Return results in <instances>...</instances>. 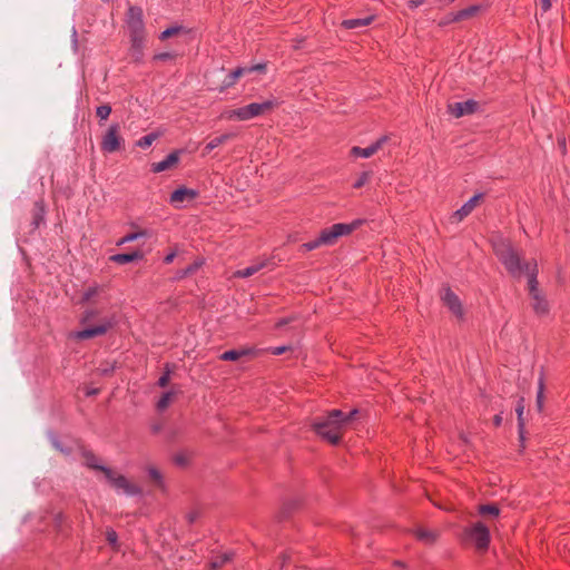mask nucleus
Here are the masks:
<instances>
[{"label":"nucleus","instance_id":"2eb2a0df","mask_svg":"<svg viewBox=\"0 0 570 570\" xmlns=\"http://www.w3.org/2000/svg\"><path fill=\"white\" fill-rule=\"evenodd\" d=\"M181 150H174L165 159L151 164V171L157 174L174 168L180 158Z\"/></svg>","mask_w":570,"mask_h":570},{"label":"nucleus","instance_id":"a19ab883","mask_svg":"<svg viewBox=\"0 0 570 570\" xmlns=\"http://www.w3.org/2000/svg\"><path fill=\"white\" fill-rule=\"evenodd\" d=\"M204 264L203 261H195L193 264L188 265L186 268L183 269V275H193L195 274Z\"/></svg>","mask_w":570,"mask_h":570},{"label":"nucleus","instance_id":"20e7f679","mask_svg":"<svg viewBox=\"0 0 570 570\" xmlns=\"http://www.w3.org/2000/svg\"><path fill=\"white\" fill-rule=\"evenodd\" d=\"M278 106L279 102L276 99H267L263 102H252L236 109L226 110L222 116L228 120L245 121L262 116Z\"/></svg>","mask_w":570,"mask_h":570},{"label":"nucleus","instance_id":"79ce46f5","mask_svg":"<svg viewBox=\"0 0 570 570\" xmlns=\"http://www.w3.org/2000/svg\"><path fill=\"white\" fill-rule=\"evenodd\" d=\"M169 380H170V370H169V365L166 364L165 372L159 377L157 384L160 387H166L168 385V383H169Z\"/></svg>","mask_w":570,"mask_h":570},{"label":"nucleus","instance_id":"6ab92c4d","mask_svg":"<svg viewBox=\"0 0 570 570\" xmlns=\"http://www.w3.org/2000/svg\"><path fill=\"white\" fill-rule=\"evenodd\" d=\"M198 196V193L195 189L187 187H179L174 190L170 195V203L178 204L185 200H194Z\"/></svg>","mask_w":570,"mask_h":570},{"label":"nucleus","instance_id":"0e129e2a","mask_svg":"<svg viewBox=\"0 0 570 570\" xmlns=\"http://www.w3.org/2000/svg\"><path fill=\"white\" fill-rule=\"evenodd\" d=\"M108 373H109V368H106V370L104 371V374H108Z\"/></svg>","mask_w":570,"mask_h":570},{"label":"nucleus","instance_id":"680f3d73","mask_svg":"<svg viewBox=\"0 0 570 570\" xmlns=\"http://www.w3.org/2000/svg\"><path fill=\"white\" fill-rule=\"evenodd\" d=\"M452 22H453V21H452V13H451V14H449V16L446 17V19H445L441 24H448V23H452Z\"/></svg>","mask_w":570,"mask_h":570},{"label":"nucleus","instance_id":"13d9d810","mask_svg":"<svg viewBox=\"0 0 570 570\" xmlns=\"http://www.w3.org/2000/svg\"><path fill=\"white\" fill-rule=\"evenodd\" d=\"M392 564H393V567H397V568H401V569H406L407 568L406 563L401 561V560H394Z\"/></svg>","mask_w":570,"mask_h":570},{"label":"nucleus","instance_id":"b1692460","mask_svg":"<svg viewBox=\"0 0 570 570\" xmlns=\"http://www.w3.org/2000/svg\"><path fill=\"white\" fill-rule=\"evenodd\" d=\"M46 215V207L42 199L37 200L35 203L33 209H32V225L33 228H38L41 223L45 220Z\"/></svg>","mask_w":570,"mask_h":570},{"label":"nucleus","instance_id":"4c0bfd02","mask_svg":"<svg viewBox=\"0 0 570 570\" xmlns=\"http://www.w3.org/2000/svg\"><path fill=\"white\" fill-rule=\"evenodd\" d=\"M99 293V287L98 286H90L88 287L82 297H81V303H89L95 296H97Z\"/></svg>","mask_w":570,"mask_h":570},{"label":"nucleus","instance_id":"37998d69","mask_svg":"<svg viewBox=\"0 0 570 570\" xmlns=\"http://www.w3.org/2000/svg\"><path fill=\"white\" fill-rule=\"evenodd\" d=\"M97 314L98 312L94 308L86 309L82 314L80 323L82 325L88 324Z\"/></svg>","mask_w":570,"mask_h":570},{"label":"nucleus","instance_id":"49530a36","mask_svg":"<svg viewBox=\"0 0 570 570\" xmlns=\"http://www.w3.org/2000/svg\"><path fill=\"white\" fill-rule=\"evenodd\" d=\"M51 442H52V445L59 450L60 452L65 453V454H70L71 450L70 449H67V448H63L61 445V442L59 441V439L57 436H53L51 438Z\"/></svg>","mask_w":570,"mask_h":570},{"label":"nucleus","instance_id":"412c9836","mask_svg":"<svg viewBox=\"0 0 570 570\" xmlns=\"http://www.w3.org/2000/svg\"><path fill=\"white\" fill-rule=\"evenodd\" d=\"M144 258V254L140 250H135L132 253H122L115 254L109 257V259L116 264L124 265L131 262L140 261Z\"/></svg>","mask_w":570,"mask_h":570},{"label":"nucleus","instance_id":"58836bf2","mask_svg":"<svg viewBox=\"0 0 570 570\" xmlns=\"http://www.w3.org/2000/svg\"><path fill=\"white\" fill-rule=\"evenodd\" d=\"M147 471L151 480H154L158 485H163V474L157 468L149 466Z\"/></svg>","mask_w":570,"mask_h":570},{"label":"nucleus","instance_id":"6e6552de","mask_svg":"<svg viewBox=\"0 0 570 570\" xmlns=\"http://www.w3.org/2000/svg\"><path fill=\"white\" fill-rule=\"evenodd\" d=\"M105 478L110 483V485L117 491H122L128 495H138L141 493V490L136 484L129 482L126 476L121 474H116L110 468L105 469Z\"/></svg>","mask_w":570,"mask_h":570},{"label":"nucleus","instance_id":"e433bc0d","mask_svg":"<svg viewBox=\"0 0 570 570\" xmlns=\"http://www.w3.org/2000/svg\"><path fill=\"white\" fill-rule=\"evenodd\" d=\"M183 30V27L181 26H173V27H169L167 29H165L160 35H159V39L160 40H166L173 36H176L178 35L180 31Z\"/></svg>","mask_w":570,"mask_h":570},{"label":"nucleus","instance_id":"473e14b6","mask_svg":"<svg viewBox=\"0 0 570 570\" xmlns=\"http://www.w3.org/2000/svg\"><path fill=\"white\" fill-rule=\"evenodd\" d=\"M146 235H147L146 230H139V232H135V233H129V234L125 235L124 237H121L117 242V246H121V245H125L127 243L137 240L138 238L145 237Z\"/></svg>","mask_w":570,"mask_h":570},{"label":"nucleus","instance_id":"5fc2aeb1","mask_svg":"<svg viewBox=\"0 0 570 570\" xmlns=\"http://www.w3.org/2000/svg\"><path fill=\"white\" fill-rule=\"evenodd\" d=\"M424 3V0H410L407 2L409 8L415 9Z\"/></svg>","mask_w":570,"mask_h":570},{"label":"nucleus","instance_id":"4468645a","mask_svg":"<svg viewBox=\"0 0 570 570\" xmlns=\"http://www.w3.org/2000/svg\"><path fill=\"white\" fill-rule=\"evenodd\" d=\"M476 109H478V102L472 99L449 105V110H450L451 115H453L456 118H460L465 115H471V114L475 112Z\"/></svg>","mask_w":570,"mask_h":570},{"label":"nucleus","instance_id":"052dcab7","mask_svg":"<svg viewBox=\"0 0 570 570\" xmlns=\"http://www.w3.org/2000/svg\"><path fill=\"white\" fill-rule=\"evenodd\" d=\"M187 276H188V275H183V269H180V271H178V272L176 273L175 278H176V279H183V278H185V277H187Z\"/></svg>","mask_w":570,"mask_h":570},{"label":"nucleus","instance_id":"4be33fe9","mask_svg":"<svg viewBox=\"0 0 570 570\" xmlns=\"http://www.w3.org/2000/svg\"><path fill=\"white\" fill-rule=\"evenodd\" d=\"M267 263L268 261L267 259H264V261H261V262H256V263H253L252 265L243 268V269H238L234 273V276L237 277V278H247V277H250L253 276L254 274L258 273L259 271H262L264 267L267 266Z\"/></svg>","mask_w":570,"mask_h":570},{"label":"nucleus","instance_id":"2f4dec72","mask_svg":"<svg viewBox=\"0 0 570 570\" xmlns=\"http://www.w3.org/2000/svg\"><path fill=\"white\" fill-rule=\"evenodd\" d=\"M158 138V134L156 132H150L141 138H139L137 141H136V146L139 147V148H142V149H146L148 147H150L153 145V142Z\"/></svg>","mask_w":570,"mask_h":570},{"label":"nucleus","instance_id":"0eeeda50","mask_svg":"<svg viewBox=\"0 0 570 570\" xmlns=\"http://www.w3.org/2000/svg\"><path fill=\"white\" fill-rule=\"evenodd\" d=\"M124 138L120 135V125L114 122L101 137L100 149L104 153L112 154L120 150L124 146Z\"/></svg>","mask_w":570,"mask_h":570},{"label":"nucleus","instance_id":"9b49d317","mask_svg":"<svg viewBox=\"0 0 570 570\" xmlns=\"http://www.w3.org/2000/svg\"><path fill=\"white\" fill-rule=\"evenodd\" d=\"M441 299L456 318H464V309L461 299L450 287L443 289Z\"/></svg>","mask_w":570,"mask_h":570},{"label":"nucleus","instance_id":"a18cd8bd","mask_svg":"<svg viewBox=\"0 0 570 570\" xmlns=\"http://www.w3.org/2000/svg\"><path fill=\"white\" fill-rule=\"evenodd\" d=\"M106 540L108 541V543L111 546V547H116L117 544V541H118V534L117 532L114 530V529H108L106 531Z\"/></svg>","mask_w":570,"mask_h":570},{"label":"nucleus","instance_id":"ddd939ff","mask_svg":"<svg viewBox=\"0 0 570 570\" xmlns=\"http://www.w3.org/2000/svg\"><path fill=\"white\" fill-rule=\"evenodd\" d=\"M410 532L419 542L429 547L435 544L441 535L439 530L426 529L423 527L411 529Z\"/></svg>","mask_w":570,"mask_h":570},{"label":"nucleus","instance_id":"c03bdc74","mask_svg":"<svg viewBox=\"0 0 570 570\" xmlns=\"http://www.w3.org/2000/svg\"><path fill=\"white\" fill-rule=\"evenodd\" d=\"M174 463L178 466H185L187 465L189 459L185 453H176L173 458Z\"/></svg>","mask_w":570,"mask_h":570},{"label":"nucleus","instance_id":"09e8293b","mask_svg":"<svg viewBox=\"0 0 570 570\" xmlns=\"http://www.w3.org/2000/svg\"><path fill=\"white\" fill-rule=\"evenodd\" d=\"M247 73L246 67H238L235 70L232 71L233 77H235L236 81L239 79V77Z\"/></svg>","mask_w":570,"mask_h":570},{"label":"nucleus","instance_id":"aec40b11","mask_svg":"<svg viewBox=\"0 0 570 570\" xmlns=\"http://www.w3.org/2000/svg\"><path fill=\"white\" fill-rule=\"evenodd\" d=\"M256 354V350L254 347H244L239 350H229L220 354L219 358L222 361H237L244 356H254Z\"/></svg>","mask_w":570,"mask_h":570},{"label":"nucleus","instance_id":"a211bd4d","mask_svg":"<svg viewBox=\"0 0 570 570\" xmlns=\"http://www.w3.org/2000/svg\"><path fill=\"white\" fill-rule=\"evenodd\" d=\"M146 35H131L130 36V50L131 56L136 62H140L144 56Z\"/></svg>","mask_w":570,"mask_h":570},{"label":"nucleus","instance_id":"39448f33","mask_svg":"<svg viewBox=\"0 0 570 570\" xmlns=\"http://www.w3.org/2000/svg\"><path fill=\"white\" fill-rule=\"evenodd\" d=\"M362 223L363 222L361 219H356L350 224H333L331 227L321 230L318 235L321 238V243L323 244V246L334 245L340 237L350 235L356 228H358L362 225Z\"/></svg>","mask_w":570,"mask_h":570},{"label":"nucleus","instance_id":"c9c22d12","mask_svg":"<svg viewBox=\"0 0 570 570\" xmlns=\"http://www.w3.org/2000/svg\"><path fill=\"white\" fill-rule=\"evenodd\" d=\"M173 395L174 393L173 392H166L161 395V397L158 400L157 402V410L158 411H164L168 407L171 399H173Z\"/></svg>","mask_w":570,"mask_h":570},{"label":"nucleus","instance_id":"e2e57ef3","mask_svg":"<svg viewBox=\"0 0 570 570\" xmlns=\"http://www.w3.org/2000/svg\"><path fill=\"white\" fill-rule=\"evenodd\" d=\"M97 393H98V390L94 389V390L89 391L87 393V395H94V394H97Z\"/></svg>","mask_w":570,"mask_h":570},{"label":"nucleus","instance_id":"7ed1b4c3","mask_svg":"<svg viewBox=\"0 0 570 570\" xmlns=\"http://www.w3.org/2000/svg\"><path fill=\"white\" fill-rule=\"evenodd\" d=\"M460 540L463 544L474 547L478 552L488 551L491 542V534L488 525L481 521H476L463 528Z\"/></svg>","mask_w":570,"mask_h":570},{"label":"nucleus","instance_id":"5701e85b","mask_svg":"<svg viewBox=\"0 0 570 570\" xmlns=\"http://www.w3.org/2000/svg\"><path fill=\"white\" fill-rule=\"evenodd\" d=\"M373 20H374V16H368L365 18H356V19H346V20L342 21L341 26L347 30L357 29V28H363V27L371 24Z\"/></svg>","mask_w":570,"mask_h":570},{"label":"nucleus","instance_id":"69168bd1","mask_svg":"<svg viewBox=\"0 0 570 570\" xmlns=\"http://www.w3.org/2000/svg\"><path fill=\"white\" fill-rule=\"evenodd\" d=\"M108 373H109V368H106V370L104 371V374H108Z\"/></svg>","mask_w":570,"mask_h":570},{"label":"nucleus","instance_id":"a878e982","mask_svg":"<svg viewBox=\"0 0 570 570\" xmlns=\"http://www.w3.org/2000/svg\"><path fill=\"white\" fill-rule=\"evenodd\" d=\"M82 456L85 459V465L88 466L89 469L101 471L102 473H105V469H108L107 466L100 465L98 463V458L91 451H82Z\"/></svg>","mask_w":570,"mask_h":570},{"label":"nucleus","instance_id":"de8ad7c7","mask_svg":"<svg viewBox=\"0 0 570 570\" xmlns=\"http://www.w3.org/2000/svg\"><path fill=\"white\" fill-rule=\"evenodd\" d=\"M246 69H247V73H250L254 71L264 73L266 71V63H256L250 67H246Z\"/></svg>","mask_w":570,"mask_h":570},{"label":"nucleus","instance_id":"8fccbe9b","mask_svg":"<svg viewBox=\"0 0 570 570\" xmlns=\"http://www.w3.org/2000/svg\"><path fill=\"white\" fill-rule=\"evenodd\" d=\"M288 350H291L289 346L283 345V346L272 347L271 352H272L273 355L278 356V355H282L283 353H285Z\"/></svg>","mask_w":570,"mask_h":570},{"label":"nucleus","instance_id":"bb28decb","mask_svg":"<svg viewBox=\"0 0 570 570\" xmlns=\"http://www.w3.org/2000/svg\"><path fill=\"white\" fill-rule=\"evenodd\" d=\"M234 137H235L234 134H223L218 137L213 138L210 141H208L206 144L205 149H204V155L209 154L212 150H214L215 148L225 144L226 141H228L229 139H232Z\"/></svg>","mask_w":570,"mask_h":570},{"label":"nucleus","instance_id":"393cba45","mask_svg":"<svg viewBox=\"0 0 570 570\" xmlns=\"http://www.w3.org/2000/svg\"><path fill=\"white\" fill-rule=\"evenodd\" d=\"M480 9L481 7L479 4H473L462 10H459L452 13V21H462L472 18L480 11Z\"/></svg>","mask_w":570,"mask_h":570},{"label":"nucleus","instance_id":"864d4df0","mask_svg":"<svg viewBox=\"0 0 570 570\" xmlns=\"http://www.w3.org/2000/svg\"><path fill=\"white\" fill-rule=\"evenodd\" d=\"M540 7L543 12H547L551 8V0H540Z\"/></svg>","mask_w":570,"mask_h":570},{"label":"nucleus","instance_id":"6e6d98bb","mask_svg":"<svg viewBox=\"0 0 570 570\" xmlns=\"http://www.w3.org/2000/svg\"><path fill=\"white\" fill-rule=\"evenodd\" d=\"M289 322H291V318H281L279 321L276 322L275 327L281 328V327L285 326L286 324H288Z\"/></svg>","mask_w":570,"mask_h":570},{"label":"nucleus","instance_id":"603ef678","mask_svg":"<svg viewBox=\"0 0 570 570\" xmlns=\"http://www.w3.org/2000/svg\"><path fill=\"white\" fill-rule=\"evenodd\" d=\"M177 253L176 250H171L170 253H168L165 257H164V263L166 265L168 264H171L176 257Z\"/></svg>","mask_w":570,"mask_h":570},{"label":"nucleus","instance_id":"c756f323","mask_svg":"<svg viewBox=\"0 0 570 570\" xmlns=\"http://www.w3.org/2000/svg\"><path fill=\"white\" fill-rule=\"evenodd\" d=\"M478 513L482 517L490 515L492 518H497L500 515V509L497 504H480L478 507Z\"/></svg>","mask_w":570,"mask_h":570},{"label":"nucleus","instance_id":"cd10ccee","mask_svg":"<svg viewBox=\"0 0 570 570\" xmlns=\"http://www.w3.org/2000/svg\"><path fill=\"white\" fill-rule=\"evenodd\" d=\"M234 557L233 552H224L219 556H216L212 559L209 562L210 570H218L223 566H225L227 562H229Z\"/></svg>","mask_w":570,"mask_h":570},{"label":"nucleus","instance_id":"c85d7f7f","mask_svg":"<svg viewBox=\"0 0 570 570\" xmlns=\"http://www.w3.org/2000/svg\"><path fill=\"white\" fill-rule=\"evenodd\" d=\"M544 376L543 374L540 375L538 381V392H537V399H535V406L538 412L543 411V402H544Z\"/></svg>","mask_w":570,"mask_h":570},{"label":"nucleus","instance_id":"f704fd0d","mask_svg":"<svg viewBox=\"0 0 570 570\" xmlns=\"http://www.w3.org/2000/svg\"><path fill=\"white\" fill-rule=\"evenodd\" d=\"M323 246V244L321 243V238L320 236L311 242H307V243H304L301 245L299 247V252L302 253H306V252H311V250H314L318 247Z\"/></svg>","mask_w":570,"mask_h":570},{"label":"nucleus","instance_id":"f3484780","mask_svg":"<svg viewBox=\"0 0 570 570\" xmlns=\"http://www.w3.org/2000/svg\"><path fill=\"white\" fill-rule=\"evenodd\" d=\"M524 412V397H520L515 405V413L518 417V432H519V442L522 449H524L525 443V421L523 417Z\"/></svg>","mask_w":570,"mask_h":570},{"label":"nucleus","instance_id":"3c124183","mask_svg":"<svg viewBox=\"0 0 570 570\" xmlns=\"http://www.w3.org/2000/svg\"><path fill=\"white\" fill-rule=\"evenodd\" d=\"M223 83H224L225 88H229V87H232V86H234L236 83V79H235V77H233L232 72H229L226 76V78H225Z\"/></svg>","mask_w":570,"mask_h":570},{"label":"nucleus","instance_id":"7c9ffc66","mask_svg":"<svg viewBox=\"0 0 570 570\" xmlns=\"http://www.w3.org/2000/svg\"><path fill=\"white\" fill-rule=\"evenodd\" d=\"M111 110L112 109L109 104H105L96 108V116L99 119V125H102V121H106L109 118Z\"/></svg>","mask_w":570,"mask_h":570},{"label":"nucleus","instance_id":"f257e3e1","mask_svg":"<svg viewBox=\"0 0 570 570\" xmlns=\"http://www.w3.org/2000/svg\"><path fill=\"white\" fill-rule=\"evenodd\" d=\"M357 414V409H353L348 413H344L341 410H332L325 416L315 419L312 428L317 435L335 445L340 443L345 426Z\"/></svg>","mask_w":570,"mask_h":570},{"label":"nucleus","instance_id":"1a4fd4ad","mask_svg":"<svg viewBox=\"0 0 570 570\" xmlns=\"http://www.w3.org/2000/svg\"><path fill=\"white\" fill-rule=\"evenodd\" d=\"M114 323L111 320H102L97 325L88 326L83 330L73 332L71 337L78 341L89 340L96 336L105 335Z\"/></svg>","mask_w":570,"mask_h":570},{"label":"nucleus","instance_id":"423d86ee","mask_svg":"<svg viewBox=\"0 0 570 570\" xmlns=\"http://www.w3.org/2000/svg\"><path fill=\"white\" fill-rule=\"evenodd\" d=\"M529 294L531 296L532 302V308L534 313L538 316H544L549 313V303L548 301L541 295L539 288H538V281H537V264L533 265L532 271L529 273Z\"/></svg>","mask_w":570,"mask_h":570},{"label":"nucleus","instance_id":"9d476101","mask_svg":"<svg viewBox=\"0 0 570 570\" xmlns=\"http://www.w3.org/2000/svg\"><path fill=\"white\" fill-rule=\"evenodd\" d=\"M127 26L129 29V35H146L145 32V22H144V12L142 9L138 6H131L127 12Z\"/></svg>","mask_w":570,"mask_h":570},{"label":"nucleus","instance_id":"f03ea898","mask_svg":"<svg viewBox=\"0 0 570 570\" xmlns=\"http://www.w3.org/2000/svg\"><path fill=\"white\" fill-rule=\"evenodd\" d=\"M493 250L508 273L513 277H521L524 272L529 275L532 271L530 263L522 262L517 250L509 240L500 239L493 244Z\"/></svg>","mask_w":570,"mask_h":570},{"label":"nucleus","instance_id":"dca6fc26","mask_svg":"<svg viewBox=\"0 0 570 570\" xmlns=\"http://www.w3.org/2000/svg\"><path fill=\"white\" fill-rule=\"evenodd\" d=\"M483 198V194H476L471 197L466 203H464L458 210H455L452 215V218L455 222L463 220L466 216H469L473 209L476 207L478 203Z\"/></svg>","mask_w":570,"mask_h":570},{"label":"nucleus","instance_id":"bf43d9fd","mask_svg":"<svg viewBox=\"0 0 570 570\" xmlns=\"http://www.w3.org/2000/svg\"><path fill=\"white\" fill-rule=\"evenodd\" d=\"M77 37H78L77 30L73 28L72 29V45H73L75 48H77V45H78Z\"/></svg>","mask_w":570,"mask_h":570},{"label":"nucleus","instance_id":"f8f14e48","mask_svg":"<svg viewBox=\"0 0 570 570\" xmlns=\"http://www.w3.org/2000/svg\"><path fill=\"white\" fill-rule=\"evenodd\" d=\"M387 136H382L370 146L362 148L358 146H354L350 150V155L355 158H370L375 155L387 141Z\"/></svg>","mask_w":570,"mask_h":570},{"label":"nucleus","instance_id":"72a5a7b5","mask_svg":"<svg viewBox=\"0 0 570 570\" xmlns=\"http://www.w3.org/2000/svg\"><path fill=\"white\" fill-rule=\"evenodd\" d=\"M371 177H372V171L361 173V175L353 183V188H355V189L362 188L365 184H367L370 181Z\"/></svg>","mask_w":570,"mask_h":570},{"label":"nucleus","instance_id":"ea45409f","mask_svg":"<svg viewBox=\"0 0 570 570\" xmlns=\"http://www.w3.org/2000/svg\"><path fill=\"white\" fill-rule=\"evenodd\" d=\"M177 58V53L175 52H159L154 55L153 60L155 61H169L175 60Z\"/></svg>","mask_w":570,"mask_h":570},{"label":"nucleus","instance_id":"4d7b16f0","mask_svg":"<svg viewBox=\"0 0 570 570\" xmlns=\"http://www.w3.org/2000/svg\"><path fill=\"white\" fill-rule=\"evenodd\" d=\"M493 424L498 428L502 424V414H497L493 417Z\"/></svg>","mask_w":570,"mask_h":570}]
</instances>
